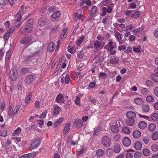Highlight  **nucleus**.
Wrapping results in <instances>:
<instances>
[{
  "instance_id": "obj_8",
  "label": "nucleus",
  "mask_w": 158,
  "mask_h": 158,
  "mask_svg": "<svg viewBox=\"0 0 158 158\" xmlns=\"http://www.w3.org/2000/svg\"><path fill=\"white\" fill-rule=\"evenodd\" d=\"M122 143L123 145L125 147L129 146L131 143L130 139L127 137L123 139Z\"/></svg>"
},
{
  "instance_id": "obj_62",
  "label": "nucleus",
  "mask_w": 158,
  "mask_h": 158,
  "mask_svg": "<svg viewBox=\"0 0 158 158\" xmlns=\"http://www.w3.org/2000/svg\"><path fill=\"white\" fill-rule=\"evenodd\" d=\"M99 77L102 79H104L105 78L107 77V75L105 73L102 72L100 73L99 75Z\"/></svg>"
},
{
  "instance_id": "obj_27",
  "label": "nucleus",
  "mask_w": 158,
  "mask_h": 158,
  "mask_svg": "<svg viewBox=\"0 0 158 158\" xmlns=\"http://www.w3.org/2000/svg\"><path fill=\"white\" fill-rule=\"evenodd\" d=\"M60 107L57 105H55L54 107V110L53 113L55 115H57L58 114L60 111Z\"/></svg>"
},
{
  "instance_id": "obj_63",
  "label": "nucleus",
  "mask_w": 158,
  "mask_h": 158,
  "mask_svg": "<svg viewBox=\"0 0 158 158\" xmlns=\"http://www.w3.org/2000/svg\"><path fill=\"white\" fill-rule=\"evenodd\" d=\"M74 16L76 18H77L79 19H81V17H82L83 16L81 14L78 15L77 13H75L74 14Z\"/></svg>"
},
{
  "instance_id": "obj_3",
  "label": "nucleus",
  "mask_w": 158,
  "mask_h": 158,
  "mask_svg": "<svg viewBox=\"0 0 158 158\" xmlns=\"http://www.w3.org/2000/svg\"><path fill=\"white\" fill-rule=\"evenodd\" d=\"M41 141L39 139H36L32 141L30 146V149H33L38 147L40 145Z\"/></svg>"
},
{
  "instance_id": "obj_56",
  "label": "nucleus",
  "mask_w": 158,
  "mask_h": 158,
  "mask_svg": "<svg viewBox=\"0 0 158 158\" xmlns=\"http://www.w3.org/2000/svg\"><path fill=\"white\" fill-rule=\"evenodd\" d=\"M84 55V52L83 51H80L77 53V57L80 59L83 58Z\"/></svg>"
},
{
  "instance_id": "obj_35",
  "label": "nucleus",
  "mask_w": 158,
  "mask_h": 158,
  "mask_svg": "<svg viewBox=\"0 0 158 158\" xmlns=\"http://www.w3.org/2000/svg\"><path fill=\"white\" fill-rule=\"evenodd\" d=\"M46 22L45 20L44 19H40L38 21V24L39 26L42 27L44 26L46 23Z\"/></svg>"
},
{
  "instance_id": "obj_13",
  "label": "nucleus",
  "mask_w": 158,
  "mask_h": 158,
  "mask_svg": "<svg viewBox=\"0 0 158 158\" xmlns=\"http://www.w3.org/2000/svg\"><path fill=\"white\" fill-rule=\"evenodd\" d=\"M114 36L119 44H122L123 43L121 40V34L119 32L116 31L115 33Z\"/></svg>"
},
{
  "instance_id": "obj_41",
  "label": "nucleus",
  "mask_w": 158,
  "mask_h": 158,
  "mask_svg": "<svg viewBox=\"0 0 158 158\" xmlns=\"http://www.w3.org/2000/svg\"><path fill=\"white\" fill-rule=\"evenodd\" d=\"M85 38V37L83 35L79 38L76 42V45L77 46L79 45L83 42V41Z\"/></svg>"
},
{
  "instance_id": "obj_23",
  "label": "nucleus",
  "mask_w": 158,
  "mask_h": 158,
  "mask_svg": "<svg viewBox=\"0 0 158 158\" xmlns=\"http://www.w3.org/2000/svg\"><path fill=\"white\" fill-rule=\"evenodd\" d=\"M138 126L140 129H144L147 127V124L145 122L142 121L139 123Z\"/></svg>"
},
{
  "instance_id": "obj_36",
  "label": "nucleus",
  "mask_w": 158,
  "mask_h": 158,
  "mask_svg": "<svg viewBox=\"0 0 158 158\" xmlns=\"http://www.w3.org/2000/svg\"><path fill=\"white\" fill-rule=\"evenodd\" d=\"M143 154L146 156H149L151 154L150 151L147 148H145L143 149Z\"/></svg>"
},
{
  "instance_id": "obj_40",
  "label": "nucleus",
  "mask_w": 158,
  "mask_h": 158,
  "mask_svg": "<svg viewBox=\"0 0 158 158\" xmlns=\"http://www.w3.org/2000/svg\"><path fill=\"white\" fill-rule=\"evenodd\" d=\"M122 130L123 132L126 134H129L130 132V129L127 127H123L122 128Z\"/></svg>"
},
{
  "instance_id": "obj_20",
  "label": "nucleus",
  "mask_w": 158,
  "mask_h": 158,
  "mask_svg": "<svg viewBox=\"0 0 158 158\" xmlns=\"http://www.w3.org/2000/svg\"><path fill=\"white\" fill-rule=\"evenodd\" d=\"M134 102L138 105H141L143 103V100L140 98H136L134 100Z\"/></svg>"
},
{
  "instance_id": "obj_26",
  "label": "nucleus",
  "mask_w": 158,
  "mask_h": 158,
  "mask_svg": "<svg viewBox=\"0 0 158 158\" xmlns=\"http://www.w3.org/2000/svg\"><path fill=\"white\" fill-rule=\"evenodd\" d=\"M134 147L136 149L139 150L142 148V144L139 142H136L135 143Z\"/></svg>"
},
{
  "instance_id": "obj_38",
  "label": "nucleus",
  "mask_w": 158,
  "mask_h": 158,
  "mask_svg": "<svg viewBox=\"0 0 158 158\" xmlns=\"http://www.w3.org/2000/svg\"><path fill=\"white\" fill-rule=\"evenodd\" d=\"M121 150L120 146L119 145H116L114 147V151L116 153H118Z\"/></svg>"
},
{
  "instance_id": "obj_24",
  "label": "nucleus",
  "mask_w": 158,
  "mask_h": 158,
  "mask_svg": "<svg viewBox=\"0 0 158 158\" xmlns=\"http://www.w3.org/2000/svg\"><path fill=\"white\" fill-rule=\"evenodd\" d=\"M113 150L112 148H109L106 152V155L108 157H110L112 156L113 153Z\"/></svg>"
},
{
  "instance_id": "obj_19",
  "label": "nucleus",
  "mask_w": 158,
  "mask_h": 158,
  "mask_svg": "<svg viewBox=\"0 0 158 158\" xmlns=\"http://www.w3.org/2000/svg\"><path fill=\"white\" fill-rule=\"evenodd\" d=\"M150 110V106L147 104H144L142 106V111L143 112L147 113Z\"/></svg>"
},
{
  "instance_id": "obj_42",
  "label": "nucleus",
  "mask_w": 158,
  "mask_h": 158,
  "mask_svg": "<svg viewBox=\"0 0 158 158\" xmlns=\"http://www.w3.org/2000/svg\"><path fill=\"white\" fill-rule=\"evenodd\" d=\"M65 81L64 83L66 84H69L70 81V78L68 74L66 75L64 77Z\"/></svg>"
},
{
  "instance_id": "obj_58",
  "label": "nucleus",
  "mask_w": 158,
  "mask_h": 158,
  "mask_svg": "<svg viewBox=\"0 0 158 158\" xmlns=\"http://www.w3.org/2000/svg\"><path fill=\"white\" fill-rule=\"evenodd\" d=\"M126 49V47L125 45H122L118 47V50L121 51L122 50H125Z\"/></svg>"
},
{
  "instance_id": "obj_21",
  "label": "nucleus",
  "mask_w": 158,
  "mask_h": 158,
  "mask_svg": "<svg viewBox=\"0 0 158 158\" xmlns=\"http://www.w3.org/2000/svg\"><path fill=\"white\" fill-rule=\"evenodd\" d=\"M111 131L114 133H117L119 132V130L115 125H113L111 127Z\"/></svg>"
},
{
  "instance_id": "obj_45",
  "label": "nucleus",
  "mask_w": 158,
  "mask_h": 158,
  "mask_svg": "<svg viewBox=\"0 0 158 158\" xmlns=\"http://www.w3.org/2000/svg\"><path fill=\"white\" fill-rule=\"evenodd\" d=\"M140 14V12L139 11H137L133 14L131 16L132 18H138Z\"/></svg>"
},
{
  "instance_id": "obj_7",
  "label": "nucleus",
  "mask_w": 158,
  "mask_h": 158,
  "mask_svg": "<svg viewBox=\"0 0 158 158\" xmlns=\"http://www.w3.org/2000/svg\"><path fill=\"white\" fill-rule=\"evenodd\" d=\"M31 40V37L29 36L24 37L21 40L20 43L21 44H27Z\"/></svg>"
},
{
  "instance_id": "obj_44",
  "label": "nucleus",
  "mask_w": 158,
  "mask_h": 158,
  "mask_svg": "<svg viewBox=\"0 0 158 158\" xmlns=\"http://www.w3.org/2000/svg\"><path fill=\"white\" fill-rule=\"evenodd\" d=\"M151 118L152 120L156 121L158 120V114L155 113L152 114L151 115Z\"/></svg>"
},
{
  "instance_id": "obj_34",
  "label": "nucleus",
  "mask_w": 158,
  "mask_h": 158,
  "mask_svg": "<svg viewBox=\"0 0 158 158\" xmlns=\"http://www.w3.org/2000/svg\"><path fill=\"white\" fill-rule=\"evenodd\" d=\"M146 101L148 102H154L155 101L154 98L151 96L149 95L146 98Z\"/></svg>"
},
{
  "instance_id": "obj_54",
  "label": "nucleus",
  "mask_w": 158,
  "mask_h": 158,
  "mask_svg": "<svg viewBox=\"0 0 158 158\" xmlns=\"http://www.w3.org/2000/svg\"><path fill=\"white\" fill-rule=\"evenodd\" d=\"M33 23V20L32 19H28L26 22L25 24L29 25H30L31 26H32V25Z\"/></svg>"
},
{
  "instance_id": "obj_51",
  "label": "nucleus",
  "mask_w": 158,
  "mask_h": 158,
  "mask_svg": "<svg viewBox=\"0 0 158 158\" xmlns=\"http://www.w3.org/2000/svg\"><path fill=\"white\" fill-rule=\"evenodd\" d=\"M7 131L6 130L0 131V135L2 137H5L7 135Z\"/></svg>"
},
{
  "instance_id": "obj_39",
  "label": "nucleus",
  "mask_w": 158,
  "mask_h": 158,
  "mask_svg": "<svg viewBox=\"0 0 158 158\" xmlns=\"http://www.w3.org/2000/svg\"><path fill=\"white\" fill-rule=\"evenodd\" d=\"M152 139L154 140H156L158 139V131H156L152 135Z\"/></svg>"
},
{
  "instance_id": "obj_25",
  "label": "nucleus",
  "mask_w": 158,
  "mask_h": 158,
  "mask_svg": "<svg viewBox=\"0 0 158 158\" xmlns=\"http://www.w3.org/2000/svg\"><path fill=\"white\" fill-rule=\"evenodd\" d=\"M94 48L98 49L101 46V42L98 40H95L94 41Z\"/></svg>"
},
{
  "instance_id": "obj_10",
  "label": "nucleus",
  "mask_w": 158,
  "mask_h": 158,
  "mask_svg": "<svg viewBox=\"0 0 158 158\" xmlns=\"http://www.w3.org/2000/svg\"><path fill=\"white\" fill-rule=\"evenodd\" d=\"M71 124L68 123L65 125L63 130V133L65 135H67L70 129Z\"/></svg>"
},
{
  "instance_id": "obj_60",
  "label": "nucleus",
  "mask_w": 158,
  "mask_h": 158,
  "mask_svg": "<svg viewBox=\"0 0 158 158\" xmlns=\"http://www.w3.org/2000/svg\"><path fill=\"white\" fill-rule=\"evenodd\" d=\"M142 93L143 95H146L148 94V91L147 89L146 88H144L141 90Z\"/></svg>"
},
{
  "instance_id": "obj_31",
  "label": "nucleus",
  "mask_w": 158,
  "mask_h": 158,
  "mask_svg": "<svg viewBox=\"0 0 158 158\" xmlns=\"http://www.w3.org/2000/svg\"><path fill=\"white\" fill-rule=\"evenodd\" d=\"M21 106L20 105H18L15 107L14 110V114L13 116H15L18 115L17 112L18 111L19 109L20 108Z\"/></svg>"
},
{
  "instance_id": "obj_61",
  "label": "nucleus",
  "mask_w": 158,
  "mask_h": 158,
  "mask_svg": "<svg viewBox=\"0 0 158 158\" xmlns=\"http://www.w3.org/2000/svg\"><path fill=\"white\" fill-rule=\"evenodd\" d=\"M143 141L145 144H147L149 141V139L148 137H144L143 138Z\"/></svg>"
},
{
  "instance_id": "obj_30",
  "label": "nucleus",
  "mask_w": 158,
  "mask_h": 158,
  "mask_svg": "<svg viewBox=\"0 0 158 158\" xmlns=\"http://www.w3.org/2000/svg\"><path fill=\"white\" fill-rule=\"evenodd\" d=\"M135 123V120L133 119H130L126 120V123L127 126H132Z\"/></svg>"
},
{
  "instance_id": "obj_46",
  "label": "nucleus",
  "mask_w": 158,
  "mask_h": 158,
  "mask_svg": "<svg viewBox=\"0 0 158 158\" xmlns=\"http://www.w3.org/2000/svg\"><path fill=\"white\" fill-rule=\"evenodd\" d=\"M70 46L69 45L68 47L67 48L68 49V51L69 52L71 53H73L74 52L76 51V48L74 47H72L70 48Z\"/></svg>"
},
{
  "instance_id": "obj_52",
  "label": "nucleus",
  "mask_w": 158,
  "mask_h": 158,
  "mask_svg": "<svg viewBox=\"0 0 158 158\" xmlns=\"http://www.w3.org/2000/svg\"><path fill=\"white\" fill-rule=\"evenodd\" d=\"M10 35L7 32H6L4 35L3 38L5 41H7L10 38Z\"/></svg>"
},
{
  "instance_id": "obj_17",
  "label": "nucleus",
  "mask_w": 158,
  "mask_h": 158,
  "mask_svg": "<svg viewBox=\"0 0 158 158\" xmlns=\"http://www.w3.org/2000/svg\"><path fill=\"white\" fill-rule=\"evenodd\" d=\"M119 61V58L118 57H114L110 60V62L112 64H118Z\"/></svg>"
},
{
  "instance_id": "obj_33",
  "label": "nucleus",
  "mask_w": 158,
  "mask_h": 158,
  "mask_svg": "<svg viewBox=\"0 0 158 158\" xmlns=\"http://www.w3.org/2000/svg\"><path fill=\"white\" fill-rule=\"evenodd\" d=\"M8 115L11 116L14 114V110L12 108L11 106L9 105L8 107Z\"/></svg>"
},
{
  "instance_id": "obj_32",
  "label": "nucleus",
  "mask_w": 158,
  "mask_h": 158,
  "mask_svg": "<svg viewBox=\"0 0 158 158\" xmlns=\"http://www.w3.org/2000/svg\"><path fill=\"white\" fill-rule=\"evenodd\" d=\"M105 152L104 150L102 149H99L96 152V155L98 156H102Z\"/></svg>"
},
{
  "instance_id": "obj_55",
  "label": "nucleus",
  "mask_w": 158,
  "mask_h": 158,
  "mask_svg": "<svg viewBox=\"0 0 158 158\" xmlns=\"http://www.w3.org/2000/svg\"><path fill=\"white\" fill-rule=\"evenodd\" d=\"M125 52L127 54L131 53L132 50V48L131 47H128L127 48V49L125 50Z\"/></svg>"
},
{
  "instance_id": "obj_11",
  "label": "nucleus",
  "mask_w": 158,
  "mask_h": 158,
  "mask_svg": "<svg viewBox=\"0 0 158 158\" xmlns=\"http://www.w3.org/2000/svg\"><path fill=\"white\" fill-rule=\"evenodd\" d=\"M63 118L61 117L57 120L56 121L53 123V128H55L60 125L63 121Z\"/></svg>"
},
{
  "instance_id": "obj_43",
  "label": "nucleus",
  "mask_w": 158,
  "mask_h": 158,
  "mask_svg": "<svg viewBox=\"0 0 158 158\" xmlns=\"http://www.w3.org/2000/svg\"><path fill=\"white\" fill-rule=\"evenodd\" d=\"M32 97L31 93H30L28 95L27 97L25 100V103L27 104L30 102V101L31 100V98Z\"/></svg>"
},
{
  "instance_id": "obj_49",
  "label": "nucleus",
  "mask_w": 158,
  "mask_h": 158,
  "mask_svg": "<svg viewBox=\"0 0 158 158\" xmlns=\"http://www.w3.org/2000/svg\"><path fill=\"white\" fill-rule=\"evenodd\" d=\"M15 27H13L9 29L6 32H7L9 34H10V35L12 34L13 32L15 31Z\"/></svg>"
},
{
  "instance_id": "obj_50",
  "label": "nucleus",
  "mask_w": 158,
  "mask_h": 158,
  "mask_svg": "<svg viewBox=\"0 0 158 158\" xmlns=\"http://www.w3.org/2000/svg\"><path fill=\"white\" fill-rule=\"evenodd\" d=\"M158 146L157 144H154L152 146V149L154 152H156L158 150Z\"/></svg>"
},
{
  "instance_id": "obj_18",
  "label": "nucleus",
  "mask_w": 158,
  "mask_h": 158,
  "mask_svg": "<svg viewBox=\"0 0 158 158\" xmlns=\"http://www.w3.org/2000/svg\"><path fill=\"white\" fill-rule=\"evenodd\" d=\"M141 135V134L140 132L138 130H135L133 132V136L136 139L139 138L140 137Z\"/></svg>"
},
{
  "instance_id": "obj_1",
  "label": "nucleus",
  "mask_w": 158,
  "mask_h": 158,
  "mask_svg": "<svg viewBox=\"0 0 158 158\" xmlns=\"http://www.w3.org/2000/svg\"><path fill=\"white\" fill-rule=\"evenodd\" d=\"M33 30V27L30 25H28L25 24L21 27L20 30V33L23 35L31 33Z\"/></svg>"
},
{
  "instance_id": "obj_48",
  "label": "nucleus",
  "mask_w": 158,
  "mask_h": 158,
  "mask_svg": "<svg viewBox=\"0 0 158 158\" xmlns=\"http://www.w3.org/2000/svg\"><path fill=\"white\" fill-rule=\"evenodd\" d=\"M86 150L84 148H82L80 150H77L76 151V154L77 155H79L81 154H83L84 153H85Z\"/></svg>"
},
{
  "instance_id": "obj_9",
  "label": "nucleus",
  "mask_w": 158,
  "mask_h": 158,
  "mask_svg": "<svg viewBox=\"0 0 158 158\" xmlns=\"http://www.w3.org/2000/svg\"><path fill=\"white\" fill-rule=\"evenodd\" d=\"M64 98V97L61 94H59L56 96L55 101L58 103H62L64 102V100H63Z\"/></svg>"
},
{
  "instance_id": "obj_15",
  "label": "nucleus",
  "mask_w": 158,
  "mask_h": 158,
  "mask_svg": "<svg viewBox=\"0 0 158 158\" xmlns=\"http://www.w3.org/2000/svg\"><path fill=\"white\" fill-rule=\"evenodd\" d=\"M35 154L34 153H31L24 154L21 156L20 158H34L35 157Z\"/></svg>"
},
{
  "instance_id": "obj_57",
  "label": "nucleus",
  "mask_w": 158,
  "mask_h": 158,
  "mask_svg": "<svg viewBox=\"0 0 158 158\" xmlns=\"http://www.w3.org/2000/svg\"><path fill=\"white\" fill-rule=\"evenodd\" d=\"M37 124L40 127L42 128L44 125V122L42 120H37Z\"/></svg>"
},
{
  "instance_id": "obj_16",
  "label": "nucleus",
  "mask_w": 158,
  "mask_h": 158,
  "mask_svg": "<svg viewBox=\"0 0 158 158\" xmlns=\"http://www.w3.org/2000/svg\"><path fill=\"white\" fill-rule=\"evenodd\" d=\"M74 124L78 128H80L83 126L82 122L80 120H75L74 122Z\"/></svg>"
},
{
  "instance_id": "obj_59",
  "label": "nucleus",
  "mask_w": 158,
  "mask_h": 158,
  "mask_svg": "<svg viewBox=\"0 0 158 158\" xmlns=\"http://www.w3.org/2000/svg\"><path fill=\"white\" fill-rule=\"evenodd\" d=\"M10 54V50H9L8 51H7L6 54V60H8L9 58Z\"/></svg>"
},
{
  "instance_id": "obj_5",
  "label": "nucleus",
  "mask_w": 158,
  "mask_h": 158,
  "mask_svg": "<svg viewBox=\"0 0 158 158\" xmlns=\"http://www.w3.org/2000/svg\"><path fill=\"white\" fill-rule=\"evenodd\" d=\"M35 79V76L29 75L26 77L24 82L27 84H31L34 81Z\"/></svg>"
},
{
  "instance_id": "obj_37",
  "label": "nucleus",
  "mask_w": 158,
  "mask_h": 158,
  "mask_svg": "<svg viewBox=\"0 0 158 158\" xmlns=\"http://www.w3.org/2000/svg\"><path fill=\"white\" fill-rule=\"evenodd\" d=\"M21 132V129L20 127H18L17 129L14 131L13 134V135H18Z\"/></svg>"
},
{
  "instance_id": "obj_64",
  "label": "nucleus",
  "mask_w": 158,
  "mask_h": 158,
  "mask_svg": "<svg viewBox=\"0 0 158 158\" xmlns=\"http://www.w3.org/2000/svg\"><path fill=\"white\" fill-rule=\"evenodd\" d=\"M152 79L155 81L158 82V76L152 75L151 76Z\"/></svg>"
},
{
  "instance_id": "obj_22",
  "label": "nucleus",
  "mask_w": 158,
  "mask_h": 158,
  "mask_svg": "<svg viewBox=\"0 0 158 158\" xmlns=\"http://www.w3.org/2000/svg\"><path fill=\"white\" fill-rule=\"evenodd\" d=\"M61 14V12L60 10H58L56 12L53 13L51 16L52 19H56V18H58Z\"/></svg>"
},
{
  "instance_id": "obj_12",
  "label": "nucleus",
  "mask_w": 158,
  "mask_h": 158,
  "mask_svg": "<svg viewBox=\"0 0 158 158\" xmlns=\"http://www.w3.org/2000/svg\"><path fill=\"white\" fill-rule=\"evenodd\" d=\"M126 116L128 118L133 119L136 117V115L135 112L129 111L127 113Z\"/></svg>"
},
{
  "instance_id": "obj_29",
  "label": "nucleus",
  "mask_w": 158,
  "mask_h": 158,
  "mask_svg": "<svg viewBox=\"0 0 158 158\" xmlns=\"http://www.w3.org/2000/svg\"><path fill=\"white\" fill-rule=\"evenodd\" d=\"M156 125L155 123H151L148 126V128L149 130L151 131H153L156 128Z\"/></svg>"
},
{
  "instance_id": "obj_14",
  "label": "nucleus",
  "mask_w": 158,
  "mask_h": 158,
  "mask_svg": "<svg viewBox=\"0 0 158 158\" xmlns=\"http://www.w3.org/2000/svg\"><path fill=\"white\" fill-rule=\"evenodd\" d=\"M56 45L53 42H51L48 45L47 47L48 50L50 52L53 51L55 49Z\"/></svg>"
},
{
  "instance_id": "obj_2",
  "label": "nucleus",
  "mask_w": 158,
  "mask_h": 158,
  "mask_svg": "<svg viewBox=\"0 0 158 158\" xmlns=\"http://www.w3.org/2000/svg\"><path fill=\"white\" fill-rule=\"evenodd\" d=\"M114 44L113 40L110 39L109 40V42L106 45L107 47V52H109V53L111 55H114L116 52V51L113 50L114 48Z\"/></svg>"
},
{
  "instance_id": "obj_28",
  "label": "nucleus",
  "mask_w": 158,
  "mask_h": 158,
  "mask_svg": "<svg viewBox=\"0 0 158 158\" xmlns=\"http://www.w3.org/2000/svg\"><path fill=\"white\" fill-rule=\"evenodd\" d=\"M68 31V29L67 28H65L62 31L61 33V38L62 39H63L66 37L67 33L66 32Z\"/></svg>"
},
{
  "instance_id": "obj_53",
  "label": "nucleus",
  "mask_w": 158,
  "mask_h": 158,
  "mask_svg": "<svg viewBox=\"0 0 158 158\" xmlns=\"http://www.w3.org/2000/svg\"><path fill=\"white\" fill-rule=\"evenodd\" d=\"M141 156V153L139 152H136L134 154V156L135 158H140Z\"/></svg>"
},
{
  "instance_id": "obj_4",
  "label": "nucleus",
  "mask_w": 158,
  "mask_h": 158,
  "mask_svg": "<svg viewBox=\"0 0 158 158\" xmlns=\"http://www.w3.org/2000/svg\"><path fill=\"white\" fill-rule=\"evenodd\" d=\"M102 143L105 147H109L111 143L110 139L107 136H105L102 139Z\"/></svg>"
},
{
  "instance_id": "obj_6",
  "label": "nucleus",
  "mask_w": 158,
  "mask_h": 158,
  "mask_svg": "<svg viewBox=\"0 0 158 158\" xmlns=\"http://www.w3.org/2000/svg\"><path fill=\"white\" fill-rule=\"evenodd\" d=\"M10 77L11 80L13 81L16 80L17 77V74L15 68H12L10 71Z\"/></svg>"
},
{
  "instance_id": "obj_47",
  "label": "nucleus",
  "mask_w": 158,
  "mask_h": 158,
  "mask_svg": "<svg viewBox=\"0 0 158 158\" xmlns=\"http://www.w3.org/2000/svg\"><path fill=\"white\" fill-rule=\"evenodd\" d=\"M80 99L79 97L78 96H76V99L74 101L75 104L77 106H80Z\"/></svg>"
}]
</instances>
